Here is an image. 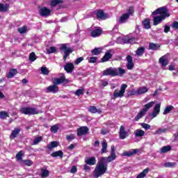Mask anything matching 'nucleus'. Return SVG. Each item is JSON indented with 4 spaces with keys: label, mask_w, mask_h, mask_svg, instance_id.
<instances>
[{
    "label": "nucleus",
    "mask_w": 178,
    "mask_h": 178,
    "mask_svg": "<svg viewBox=\"0 0 178 178\" xmlns=\"http://www.w3.org/2000/svg\"><path fill=\"white\" fill-rule=\"evenodd\" d=\"M116 153L115 152V146L112 145L111 147V154L107 157H102L93 171V177L98 178L105 175L108 170V163L116 159Z\"/></svg>",
    "instance_id": "f257e3e1"
},
{
    "label": "nucleus",
    "mask_w": 178,
    "mask_h": 178,
    "mask_svg": "<svg viewBox=\"0 0 178 178\" xmlns=\"http://www.w3.org/2000/svg\"><path fill=\"white\" fill-rule=\"evenodd\" d=\"M153 17V24L154 26H158V24H161L166 17H169L170 16V13H169V10L168 8L163 6L161 8H159L155 10L152 14Z\"/></svg>",
    "instance_id": "f03ea898"
},
{
    "label": "nucleus",
    "mask_w": 178,
    "mask_h": 178,
    "mask_svg": "<svg viewBox=\"0 0 178 178\" xmlns=\"http://www.w3.org/2000/svg\"><path fill=\"white\" fill-rule=\"evenodd\" d=\"M154 105H155V102H150L147 104H145L144 106V108L142 110H140L138 113L137 115L134 118L135 122H138L140 119L145 116V113H147V112H148V111H149V109H151V108H152V106H154Z\"/></svg>",
    "instance_id": "7ed1b4c3"
},
{
    "label": "nucleus",
    "mask_w": 178,
    "mask_h": 178,
    "mask_svg": "<svg viewBox=\"0 0 178 178\" xmlns=\"http://www.w3.org/2000/svg\"><path fill=\"white\" fill-rule=\"evenodd\" d=\"M60 51H63L64 52V56H63V60L64 62H66V59H67V56L73 52V50H72V48L67 47V44H63L60 47Z\"/></svg>",
    "instance_id": "20e7f679"
},
{
    "label": "nucleus",
    "mask_w": 178,
    "mask_h": 178,
    "mask_svg": "<svg viewBox=\"0 0 178 178\" xmlns=\"http://www.w3.org/2000/svg\"><path fill=\"white\" fill-rule=\"evenodd\" d=\"M21 113L24 115H38L40 111L31 107H24L21 108Z\"/></svg>",
    "instance_id": "39448f33"
},
{
    "label": "nucleus",
    "mask_w": 178,
    "mask_h": 178,
    "mask_svg": "<svg viewBox=\"0 0 178 178\" xmlns=\"http://www.w3.org/2000/svg\"><path fill=\"white\" fill-rule=\"evenodd\" d=\"M102 76H119L118 68L109 67L103 71Z\"/></svg>",
    "instance_id": "423d86ee"
},
{
    "label": "nucleus",
    "mask_w": 178,
    "mask_h": 178,
    "mask_svg": "<svg viewBox=\"0 0 178 178\" xmlns=\"http://www.w3.org/2000/svg\"><path fill=\"white\" fill-rule=\"evenodd\" d=\"M126 88L127 86L123 83L120 87V90L118 92V90H115L113 92L114 98H122L124 97V92H126Z\"/></svg>",
    "instance_id": "0eeeda50"
},
{
    "label": "nucleus",
    "mask_w": 178,
    "mask_h": 178,
    "mask_svg": "<svg viewBox=\"0 0 178 178\" xmlns=\"http://www.w3.org/2000/svg\"><path fill=\"white\" fill-rule=\"evenodd\" d=\"M140 155L141 154V152L140 151V149H131L129 151L124 152L122 153V156H134V155Z\"/></svg>",
    "instance_id": "6e6552de"
},
{
    "label": "nucleus",
    "mask_w": 178,
    "mask_h": 178,
    "mask_svg": "<svg viewBox=\"0 0 178 178\" xmlns=\"http://www.w3.org/2000/svg\"><path fill=\"white\" fill-rule=\"evenodd\" d=\"M51 13H52V10L47 7H42L39 9V15L42 17H48V16H51Z\"/></svg>",
    "instance_id": "1a4fd4ad"
},
{
    "label": "nucleus",
    "mask_w": 178,
    "mask_h": 178,
    "mask_svg": "<svg viewBox=\"0 0 178 178\" xmlns=\"http://www.w3.org/2000/svg\"><path fill=\"white\" fill-rule=\"evenodd\" d=\"M129 136V131L126 130V129L124 128V126L122 125L120 127V131H119V137L120 140H124V138H127Z\"/></svg>",
    "instance_id": "9d476101"
},
{
    "label": "nucleus",
    "mask_w": 178,
    "mask_h": 178,
    "mask_svg": "<svg viewBox=\"0 0 178 178\" xmlns=\"http://www.w3.org/2000/svg\"><path fill=\"white\" fill-rule=\"evenodd\" d=\"M62 83H65V84H67L69 83V80L66 79L65 77V75H63L60 79L54 78L53 80V84L57 86H59V84H62Z\"/></svg>",
    "instance_id": "9b49d317"
},
{
    "label": "nucleus",
    "mask_w": 178,
    "mask_h": 178,
    "mask_svg": "<svg viewBox=\"0 0 178 178\" xmlns=\"http://www.w3.org/2000/svg\"><path fill=\"white\" fill-rule=\"evenodd\" d=\"M159 63L161 65L162 69L165 70L166 66L169 65V60H168V57L166 56H163L159 58Z\"/></svg>",
    "instance_id": "f8f14e48"
},
{
    "label": "nucleus",
    "mask_w": 178,
    "mask_h": 178,
    "mask_svg": "<svg viewBox=\"0 0 178 178\" xmlns=\"http://www.w3.org/2000/svg\"><path fill=\"white\" fill-rule=\"evenodd\" d=\"M127 69L128 70H133V68L134 67V63H133V57L131 56L128 55L127 56Z\"/></svg>",
    "instance_id": "ddd939ff"
},
{
    "label": "nucleus",
    "mask_w": 178,
    "mask_h": 178,
    "mask_svg": "<svg viewBox=\"0 0 178 178\" xmlns=\"http://www.w3.org/2000/svg\"><path fill=\"white\" fill-rule=\"evenodd\" d=\"M88 133V127H81L77 129V136L79 137L81 136H86Z\"/></svg>",
    "instance_id": "4468645a"
},
{
    "label": "nucleus",
    "mask_w": 178,
    "mask_h": 178,
    "mask_svg": "<svg viewBox=\"0 0 178 178\" xmlns=\"http://www.w3.org/2000/svg\"><path fill=\"white\" fill-rule=\"evenodd\" d=\"M159 112H161V103L156 104L154 106L153 113L152 114V119H154V118H156V116L159 115Z\"/></svg>",
    "instance_id": "2eb2a0df"
},
{
    "label": "nucleus",
    "mask_w": 178,
    "mask_h": 178,
    "mask_svg": "<svg viewBox=\"0 0 178 178\" xmlns=\"http://www.w3.org/2000/svg\"><path fill=\"white\" fill-rule=\"evenodd\" d=\"M97 19H101L102 20H105L106 19H108V14L104 13V10H99L97 13Z\"/></svg>",
    "instance_id": "dca6fc26"
},
{
    "label": "nucleus",
    "mask_w": 178,
    "mask_h": 178,
    "mask_svg": "<svg viewBox=\"0 0 178 178\" xmlns=\"http://www.w3.org/2000/svg\"><path fill=\"white\" fill-rule=\"evenodd\" d=\"M22 129L20 128H15L14 130L12 131L11 134L10 136V140H15L17 136H19Z\"/></svg>",
    "instance_id": "f3484780"
},
{
    "label": "nucleus",
    "mask_w": 178,
    "mask_h": 178,
    "mask_svg": "<svg viewBox=\"0 0 178 178\" xmlns=\"http://www.w3.org/2000/svg\"><path fill=\"white\" fill-rule=\"evenodd\" d=\"M59 91V88L55 84L49 86L47 88V92H53V94H56Z\"/></svg>",
    "instance_id": "a211bd4d"
},
{
    "label": "nucleus",
    "mask_w": 178,
    "mask_h": 178,
    "mask_svg": "<svg viewBox=\"0 0 178 178\" xmlns=\"http://www.w3.org/2000/svg\"><path fill=\"white\" fill-rule=\"evenodd\" d=\"M64 70H65L67 73H72V72L74 70V65L72 63H67L64 66Z\"/></svg>",
    "instance_id": "6ab92c4d"
},
{
    "label": "nucleus",
    "mask_w": 178,
    "mask_h": 178,
    "mask_svg": "<svg viewBox=\"0 0 178 178\" xmlns=\"http://www.w3.org/2000/svg\"><path fill=\"white\" fill-rule=\"evenodd\" d=\"M112 50H108L102 58V62H108L109 59L112 58Z\"/></svg>",
    "instance_id": "aec40b11"
},
{
    "label": "nucleus",
    "mask_w": 178,
    "mask_h": 178,
    "mask_svg": "<svg viewBox=\"0 0 178 178\" xmlns=\"http://www.w3.org/2000/svg\"><path fill=\"white\" fill-rule=\"evenodd\" d=\"M161 48V44L158 43L151 42L149 44V49L152 51H159Z\"/></svg>",
    "instance_id": "412c9836"
},
{
    "label": "nucleus",
    "mask_w": 178,
    "mask_h": 178,
    "mask_svg": "<svg viewBox=\"0 0 178 178\" xmlns=\"http://www.w3.org/2000/svg\"><path fill=\"white\" fill-rule=\"evenodd\" d=\"M130 17L129 14H123L121 17H120L118 19L119 24H123V23H126Z\"/></svg>",
    "instance_id": "4be33fe9"
},
{
    "label": "nucleus",
    "mask_w": 178,
    "mask_h": 178,
    "mask_svg": "<svg viewBox=\"0 0 178 178\" xmlns=\"http://www.w3.org/2000/svg\"><path fill=\"white\" fill-rule=\"evenodd\" d=\"M88 111L89 112H90V113H99V115H101V113H102L101 109L97 108V106H90L88 108Z\"/></svg>",
    "instance_id": "5701e85b"
},
{
    "label": "nucleus",
    "mask_w": 178,
    "mask_h": 178,
    "mask_svg": "<svg viewBox=\"0 0 178 178\" xmlns=\"http://www.w3.org/2000/svg\"><path fill=\"white\" fill-rule=\"evenodd\" d=\"M85 162L86 163V165H90V166H92L93 165H95L97 163V159L95 157H90L85 159Z\"/></svg>",
    "instance_id": "b1692460"
},
{
    "label": "nucleus",
    "mask_w": 178,
    "mask_h": 178,
    "mask_svg": "<svg viewBox=\"0 0 178 178\" xmlns=\"http://www.w3.org/2000/svg\"><path fill=\"white\" fill-rule=\"evenodd\" d=\"M122 42L124 44H133L136 41L135 38H129V36H127L122 39Z\"/></svg>",
    "instance_id": "393cba45"
},
{
    "label": "nucleus",
    "mask_w": 178,
    "mask_h": 178,
    "mask_svg": "<svg viewBox=\"0 0 178 178\" xmlns=\"http://www.w3.org/2000/svg\"><path fill=\"white\" fill-rule=\"evenodd\" d=\"M142 24L143 26V28H145L146 30L151 29V22L149 21V19L148 18L145 19L143 21Z\"/></svg>",
    "instance_id": "a878e982"
},
{
    "label": "nucleus",
    "mask_w": 178,
    "mask_h": 178,
    "mask_svg": "<svg viewBox=\"0 0 178 178\" xmlns=\"http://www.w3.org/2000/svg\"><path fill=\"white\" fill-rule=\"evenodd\" d=\"M102 34V30L101 29H95L91 32V35L93 38L99 37Z\"/></svg>",
    "instance_id": "bb28decb"
},
{
    "label": "nucleus",
    "mask_w": 178,
    "mask_h": 178,
    "mask_svg": "<svg viewBox=\"0 0 178 178\" xmlns=\"http://www.w3.org/2000/svg\"><path fill=\"white\" fill-rule=\"evenodd\" d=\"M16 74H17V70H16V69L10 70V71L8 72V73L7 74V78L12 79L13 77H15V76H16Z\"/></svg>",
    "instance_id": "cd10ccee"
},
{
    "label": "nucleus",
    "mask_w": 178,
    "mask_h": 178,
    "mask_svg": "<svg viewBox=\"0 0 178 178\" xmlns=\"http://www.w3.org/2000/svg\"><path fill=\"white\" fill-rule=\"evenodd\" d=\"M8 10H9V4H3L0 3V13L8 12Z\"/></svg>",
    "instance_id": "c85d7f7f"
},
{
    "label": "nucleus",
    "mask_w": 178,
    "mask_h": 178,
    "mask_svg": "<svg viewBox=\"0 0 178 178\" xmlns=\"http://www.w3.org/2000/svg\"><path fill=\"white\" fill-rule=\"evenodd\" d=\"M148 172H149V168H146L143 170V171L138 175L136 178H144L147 175H148Z\"/></svg>",
    "instance_id": "c756f323"
},
{
    "label": "nucleus",
    "mask_w": 178,
    "mask_h": 178,
    "mask_svg": "<svg viewBox=\"0 0 178 178\" xmlns=\"http://www.w3.org/2000/svg\"><path fill=\"white\" fill-rule=\"evenodd\" d=\"M102 148L101 149L102 151V154H106V152H108V143H106V140H104L102 143Z\"/></svg>",
    "instance_id": "7c9ffc66"
},
{
    "label": "nucleus",
    "mask_w": 178,
    "mask_h": 178,
    "mask_svg": "<svg viewBox=\"0 0 178 178\" xmlns=\"http://www.w3.org/2000/svg\"><path fill=\"white\" fill-rule=\"evenodd\" d=\"M144 52H145V48L144 47H141L138 48V49L136 51V54L138 56H143V55L144 54Z\"/></svg>",
    "instance_id": "2f4dec72"
},
{
    "label": "nucleus",
    "mask_w": 178,
    "mask_h": 178,
    "mask_svg": "<svg viewBox=\"0 0 178 178\" xmlns=\"http://www.w3.org/2000/svg\"><path fill=\"white\" fill-rule=\"evenodd\" d=\"M51 156H52L53 158H56V156H60V158H63V152H62L61 150L54 152L51 154Z\"/></svg>",
    "instance_id": "473e14b6"
},
{
    "label": "nucleus",
    "mask_w": 178,
    "mask_h": 178,
    "mask_svg": "<svg viewBox=\"0 0 178 178\" xmlns=\"http://www.w3.org/2000/svg\"><path fill=\"white\" fill-rule=\"evenodd\" d=\"M134 134L136 137H143L144 134H145V132L142 129H136L134 131Z\"/></svg>",
    "instance_id": "72a5a7b5"
},
{
    "label": "nucleus",
    "mask_w": 178,
    "mask_h": 178,
    "mask_svg": "<svg viewBox=\"0 0 178 178\" xmlns=\"http://www.w3.org/2000/svg\"><path fill=\"white\" fill-rule=\"evenodd\" d=\"M171 149H172V147L169 145L163 146L160 151V154H165L166 152H169V151H170Z\"/></svg>",
    "instance_id": "f704fd0d"
},
{
    "label": "nucleus",
    "mask_w": 178,
    "mask_h": 178,
    "mask_svg": "<svg viewBox=\"0 0 178 178\" xmlns=\"http://www.w3.org/2000/svg\"><path fill=\"white\" fill-rule=\"evenodd\" d=\"M102 53V48L97 47L92 50V55H99Z\"/></svg>",
    "instance_id": "c9c22d12"
},
{
    "label": "nucleus",
    "mask_w": 178,
    "mask_h": 178,
    "mask_svg": "<svg viewBox=\"0 0 178 178\" xmlns=\"http://www.w3.org/2000/svg\"><path fill=\"white\" fill-rule=\"evenodd\" d=\"M59 145V143L56 141H53L50 144L48 145L47 148L48 149H52V148H56Z\"/></svg>",
    "instance_id": "e433bc0d"
},
{
    "label": "nucleus",
    "mask_w": 178,
    "mask_h": 178,
    "mask_svg": "<svg viewBox=\"0 0 178 178\" xmlns=\"http://www.w3.org/2000/svg\"><path fill=\"white\" fill-rule=\"evenodd\" d=\"M40 72L41 74H43L44 76H48L49 74V70L47 67H42L40 68Z\"/></svg>",
    "instance_id": "4c0bfd02"
},
{
    "label": "nucleus",
    "mask_w": 178,
    "mask_h": 178,
    "mask_svg": "<svg viewBox=\"0 0 178 178\" xmlns=\"http://www.w3.org/2000/svg\"><path fill=\"white\" fill-rule=\"evenodd\" d=\"M163 166L165 168H175V166H177V163L175 162H167L163 164Z\"/></svg>",
    "instance_id": "58836bf2"
},
{
    "label": "nucleus",
    "mask_w": 178,
    "mask_h": 178,
    "mask_svg": "<svg viewBox=\"0 0 178 178\" xmlns=\"http://www.w3.org/2000/svg\"><path fill=\"white\" fill-rule=\"evenodd\" d=\"M148 91V88L146 87H141L139 88L137 90L138 94L140 95L141 94H145Z\"/></svg>",
    "instance_id": "ea45409f"
},
{
    "label": "nucleus",
    "mask_w": 178,
    "mask_h": 178,
    "mask_svg": "<svg viewBox=\"0 0 178 178\" xmlns=\"http://www.w3.org/2000/svg\"><path fill=\"white\" fill-rule=\"evenodd\" d=\"M175 107H173V106H167L163 113V114L164 115H168V113H170L171 111H173V108Z\"/></svg>",
    "instance_id": "a19ab883"
},
{
    "label": "nucleus",
    "mask_w": 178,
    "mask_h": 178,
    "mask_svg": "<svg viewBox=\"0 0 178 178\" xmlns=\"http://www.w3.org/2000/svg\"><path fill=\"white\" fill-rule=\"evenodd\" d=\"M63 1L62 0H51V6L54 8L56 5H59V3H63Z\"/></svg>",
    "instance_id": "79ce46f5"
},
{
    "label": "nucleus",
    "mask_w": 178,
    "mask_h": 178,
    "mask_svg": "<svg viewBox=\"0 0 178 178\" xmlns=\"http://www.w3.org/2000/svg\"><path fill=\"white\" fill-rule=\"evenodd\" d=\"M168 131V129L166 128H164V129H162V128H159L158 130H156L155 132H154V134L156 135H159V134H162V133H166Z\"/></svg>",
    "instance_id": "37998d69"
},
{
    "label": "nucleus",
    "mask_w": 178,
    "mask_h": 178,
    "mask_svg": "<svg viewBox=\"0 0 178 178\" xmlns=\"http://www.w3.org/2000/svg\"><path fill=\"white\" fill-rule=\"evenodd\" d=\"M49 176V171L48 170H42L41 177L45 178Z\"/></svg>",
    "instance_id": "c03bdc74"
},
{
    "label": "nucleus",
    "mask_w": 178,
    "mask_h": 178,
    "mask_svg": "<svg viewBox=\"0 0 178 178\" xmlns=\"http://www.w3.org/2000/svg\"><path fill=\"white\" fill-rule=\"evenodd\" d=\"M55 52H56V47H50L47 49V54H55Z\"/></svg>",
    "instance_id": "a18cd8bd"
},
{
    "label": "nucleus",
    "mask_w": 178,
    "mask_h": 178,
    "mask_svg": "<svg viewBox=\"0 0 178 178\" xmlns=\"http://www.w3.org/2000/svg\"><path fill=\"white\" fill-rule=\"evenodd\" d=\"M6 118H9V114H8L6 111H1L0 119H6Z\"/></svg>",
    "instance_id": "49530a36"
},
{
    "label": "nucleus",
    "mask_w": 178,
    "mask_h": 178,
    "mask_svg": "<svg viewBox=\"0 0 178 178\" xmlns=\"http://www.w3.org/2000/svg\"><path fill=\"white\" fill-rule=\"evenodd\" d=\"M18 31L20 34H24V33H27V26H24L18 29Z\"/></svg>",
    "instance_id": "de8ad7c7"
},
{
    "label": "nucleus",
    "mask_w": 178,
    "mask_h": 178,
    "mask_svg": "<svg viewBox=\"0 0 178 178\" xmlns=\"http://www.w3.org/2000/svg\"><path fill=\"white\" fill-rule=\"evenodd\" d=\"M37 59V56H35V53L32 52L29 55V60L31 62H34Z\"/></svg>",
    "instance_id": "09e8293b"
},
{
    "label": "nucleus",
    "mask_w": 178,
    "mask_h": 178,
    "mask_svg": "<svg viewBox=\"0 0 178 178\" xmlns=\"http://www.w3.org/2000/svg\"><path fill=\"white\" fill-rule=\"evenodd\" d=\"M74 94L77 97H80V95H83V94H84V89H78L74 92Z\"/></svg>",
    "instance_id": "8fccbe9b"
},
{
    "label": "nucleus",
    "mask_w": 178,
    "mask_h": 178,
    "mask_svg": "<svg viewBox=\"0 0 178 178\" xmlns=\"http://www.w3.org/2000/svg\"><path fill=\"white\" fill-rule=\"evenodd\" d=\"M40 141H42V138L41 136H39L33 140V145H37Z\"/></svg>",
    "instance_id": "3c124183"
},
{
    "label": "nucleus",
    "mask_w": 178,
    "mask_h": 178,
    "mask_svg": "<svg viewBox=\"0 0 178 178\" xmlns=\"http://www.w3.org/2000/svg\"><path fill=\"white\" fill-rule=\"evenodd\" d=\"M22 156H23V152L19 151L16 155V159H17V161H22Z\"/></svg>",
    "instance_id": "603ef678"
},
{
    "label": "nucleus",
    "mask_w": 178,
    "mask_h": 178,
    "mask_svg": "<svg viewBox=\"0 0 178 178\" xmlns=\"http://www.w3.org/2000/svg\"><path fill=\"white\" fill-rule=\"evenodd\" d=\"M140 126L143 129H145L146 130H149V129H151V125L146 123H141Z\"/></svg>",
    "instance_id": "864d4df0"
},
{
    "label": "nucleus",
    "mask_w": 178,
    "mask_h": 178,
    "mask_svg": "<svg viewBox=\"0 0 178 178\" xmlns=\"http://www.w3.org/2000/svg\"><path fill=\"white\" fill-rule=\"evenodd\" d=\"M118 76H123V74L126 73V70L120 67L118 69Z\"/></svg>",
    "instance_id": "5fc2aeb1"
},
{
    "label": "nucleus",
    "mask_w": 178,
    "mask_h": 178,
    "mask_svg": "<svg viewBox=\"0 0 178 178\" xmlns=\"http://www.w3.org/2000/svg\"><path fill=\"white\" fill-rule=\"evenodd\" d=\"M133 13H134V8L131 6L129 8L128 13H125V15H129V17H130V15H133Z\"/></svg>",
    "instance_id": "6e6d98bb"
},
{
    "label": "nucleus",
    "mask_w": 178,
    "mask_h": 178,
    "mask_svg": "<svg viewBox=\"0 0 178 178\" xmlns=\"http://www.w3.org/2000/svg\"><path fill=\"white\" fill-rule=\"evenodd\" d=\"M172 29L174 30H178V22L175 21L172 24H171Z\"/></svg>",
    "instance_id": "4d7b16f0"
},
{
    "label": "nucleus",
    "mask_w": 178,
    "mask_h": 178,
    "mask_svg": "<svg viewBox=\"0 0 178 178\" xmlns=\"http://www.w3.org/2000/svg\"><path fill=\"white\" fill-rule=\"evenodd\" d=\"M22 162L26 165V166H31L33 161L31 160H23Z\"/></svg>",
    "instance_id": "13d9d810"
},
{
    "label": "nucleus",
    "mask_w": 178,
    "mask_h": 178,
    "mask_svg": "<svg viewBox=\"0 0 178 178\" xmlns=\"http://www.w3.org/2000/svg\"><path fill=\"white\" fill-rule=\"evenodd\" d=\"M136 94H138V92L134 89L128 92L129 97H131L132 95H136Z\"/></svg>",
    "instance_id": "bf43d9fd"
},
{
    "label": "nucleus",
    "mask_w": 178,
    "mask_h": 178,
    "mask_svg": "<svg viewBox=\"0 0 178 178\" xmlns=\"http://www.w3.org/2000/svg\"><path fill=\"white\" fill-rule=\"evenodd\" d=\"M83 60H84V58L83 57H79L75 60L74 64L79 65V63H81V62H83Z\"/></svg>",
    "instance_id": "052dcab7"
},
{
    "label": "nucleus",
    "mask_w": 178,
    "mask_h": 178,
    "mask_svg": "<svg viewBox=\"0 0 178 178\" xmlns=\"http://www.w3.org/2000/svg\"><path fill=\"white\" fill-rule=\"evenodd\" d=\"M51 133H56L58 131V126L54 125L50 129Z\"/></svg>",
    "instance_id": "680f3d73"
},
{
    "label": "nucleus",
    "mask_w": 178,
    "mask_h": 178,
    "mask_svg": "<svg viewBox=\"0 0 178 178\" xmlns=\"http://www.w3.org/2000/svg\"><path fill=\"white\" fill-rule=\"evenodd\" d=\"M67 140L69 142L72 141V140H74V135H73V134L67 135Z\"/></svg>",
    "instance_id": "e2e57ef3"
},
{
    "label": "nucleus",
    "mask_w": 178,
    "mask_h": 178,
    "mask_svg": "<svg viewBox=\"0 0 178 178\" xmlns=\"http://www.w3.org/2000/svg\"><path fill=\"white\" fill-rule=\"evenodd\" d=\"M97 62V57H91L89 59V63H95Z\"/></svg>",
    "instance_id": "0e129e2a"
},
{
    "label": "nucleus",
    "mask_w": 178,
    "mask_h": 178,
    "mask_svg": "<svg viewBox=\"0 0 178 178\" xmlns=\"http://www.w3.org/2000/svg\"><path fill=\"white\" fill-rule=\"evenodd\" d=\"M83 169L86 172H90L91 170V168L87 165H84Z\"/></svg>",
    "instance_id": "69168bd1"
},
{
    "label": "nucleus",
    "mask_w": 178,
    "mask_h": 178,
    "mask_svg": "<svg viewBox=\"0 0 178 178\" xmlns=\"http://www.w3.org/2000/svg\"><path fill=\"white\" fill-rule=\"evenodd\" d=\"M159 94H161V89L155 90V92L153 94V97H156V95H159Z\"/></svg>",
    "instance_id": "338daca9"
},
{
    "label": "nucleus",
    "mask_w": 178,
    "mask_h": 178,
    "mask_svg": "<svg viewBox=\"0 0 178 178\" xmlns=\"http://www.w3.org/2000/svg\"><path fill=\"white\" fill-rule=\"evenodd\" d=\"M77 172V167L73 166L70 170V173H76Z\"/></svg>",
    "instance_id": "774afa93"
}]
</instances>
